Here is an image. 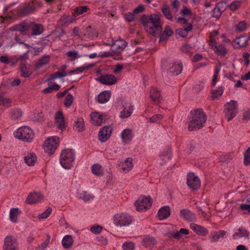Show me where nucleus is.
I'll list each match as a JSON object with an SVG mask.
<instances>
[{
	"label": "nucleus",
	"instance_id": "obj_33",
	"mask_svg": "<svg viewBox=\"0 0 250 250\" xmlns=\"http://www.w3.org/2000/svg\"><path fill=\"white\" fill-rule=\"evenodd\" d=\"M132 161V158H128L122 163L121 167L124 172H128L132 168L133 166Z\"/></svg>",
	"mask_w": 250,
	"mask_h": 250
},
{
	"label": "nucleus",
	"instance_id": "obj_34",
	"mask_svg": "<svg viewBox=\"0 0 250 250\" xmlns=\"http://www.w3.org/2000/svg\"><path fill=\"white\" fill-rule=\"evenodd\" d=\"M50 59L48 55H45L39 60L38 62L35 64V68L37 69H40L44 65L47 64Z\"/></svg>",
	"mask_w": 250,
	"mask_h": 250
},
{
	"label": "nucleus",
	"instance_id": "obj_19",
	"mask_svg": "<svg viewBox=\"0 0 250 250\" xmlns=\"http://www.w3.org/2000/svg\"><path fill=\"white\" fill-rule=\"evenodd\" d=\"M43 199V196L40 193L34 192L30 193L26 199V202L29 204H36L41 202Z\"/></svg>",
	"mask_w": 250,
	"mask_h": 250
},
{
	"label": "nucleus",
	"instance_id": "obj_13",
	"mask_svg": "<svg viewBox=\"0 0 250 250\" xmlns=\"http://www.w3.org/2000/svg\"><path fill=\"white\" fill-rule=\"evenodd\" d=\"M90 122L95 125H100L105 118V115L103 113L94 111L90 114Z\"/></svg>",
	"mask_w": 250,
	"mask_h": 250
},
{
	"label": "nucleus",
	"instance_id": "obj_36",
	"mask_svg": "<svg viewBox=\"0 0 250 250\" xmlns=\"http://www.w3.org/2000/svg\"><path fill=\"white\" fill-rule=\"evenodd\" d=\"M21 213L20 210L18 208H12L10 211V219L13 223H16L18 221V217Z\"/></svg>",
	"mask_w": 250,
	"mask_h": 250
},
{
	"label": "nucleus",
	"instance_id": "obj_15",
	"mask_svg": "<svg viewBox=\"0 0 250 250\" xmlns=\"http://www.w3.org/2000/svg\"><path fill=\"white\" fill-rule=\"evenodd\" d=\"M111 134V128L109 127L104 126L100 130L99 132V140L102 142H105L109 138Z\"/></svg>",
	"mask_w": 250,
	"mask_h": 250
},
{
	"label": "nucleus",
	"instance_id": "obj_1",
	"mask_svg": "<svg viewBox=\"0 0 250 250\" xmlns=\"http://www.w3.org/2000/svg\"><path fill=\"white\" fill-rule=\"evenodd\" d=\"M146 31L154 36L159 35L162 31L160 17L156 14H151L150 16L143 15L142 18Z\"/></svg>",
	"mask_w": 250,
	"mask_h": 250
},
{
	"label": "nucleus",
	"instance_id": "obj_49",
	"mask_svg": "<svg viewBox=\"0 0 250 250\" xmlns=\"http://www.w3.org/2000/svg\"><path fill=\"white\" fill-rule=\"evenodd\" d=\"M124 17L125 19V20L128 22L132 21L136 19V15L134 14L133 12H128L125 14L124 16Z\"/></svg>",
	"mask_w": 250,
	"mask_h": 250
},
{
	"label": "nucleus",
	"instance_id": "obj_31",
	"mask_svg": "<svg viewBox=\"0 0 250 250\" xmlns=\"http://www.w3.org/2000/svg\"><path fill=\"white\" fill-rule=\"evenodd\" d=\"M123 110L120 113V117L122 118H126L129 117L132 114L133 110V106L129 105L128 107L126 105L123 104Z\"/></svg>",
	"mask_w": 250,
	"mask_h": 250
},
{
	"label": "nucleus",
	"instance_id": "obj_57",
	"mask_svg": "<svg viewBox=\"0 0 250 250\" xmlns=\"http://www.w3.org/2000/svg\"><path fill=\"white\" fill-rule=\"evenodd\" d=\"M122 247L124 250H132L134 249V244L132 242H125Z\"/></svg>",
	"mask_w": 250,
	"mask_h": 250
},
{
	"label": "nucleus",
	"instance_id": "obj_39",
	"mask_svg": "<svg viewBox=\"0 0 250 250\" xmlns=\"http://www.w3.org/2000/svg\"><path fill=\"white\" fill-rule=\"evenodd\" d=\"M74 128L78 132H82L84 129V124L83 119L78 118L75 122Z\"/></svg>",
	"mask_w": 250,
	"mask_h": 250
},
{
	"label": "nucleus",
	"instance_id": "obj_8",
	"mask_svg": "<svg viewBox=\"0 0 250 250\" xmlns=\"http://www.w3.org/2000/svg\"><path fill=\"white\" fill-rule=\"evenodd\" d=\"M238 112L237 103L235 101H231L225 106V114L228 121H231L235 117Z\"/></svg>",
	"mask_w": 250,
	"mask_h": 250
},
{
	"label": "nucleus",
	"instance_id": "obj_26",
	"mask_svg": "<svg viewBox=\"0 0 250 250\" xmlns=\"http://www.w3.org/2000/svg\"><path fill=\"white\" fill-rule=\"evenodd\" d=\"M111 97L110 91H104L102 92L98 96V101L100 104H104L107 102Z\"/></svg>",
	"mask_w": 250,
	"mask_h": 250
},
{
	"label": "nucleus",
	"instance_id": "obj_35",
	"mask_svg": "<svg viewBox=\"0 0 250 250\" xmlns=\"http://www.w3.org/2000/svg\"><path fill=\"white\" fill-rule=\"evenodd\" d=\"M182 70V66L181 64H172L169 69V72L172 75H177L179 74Z\"/></svg>",
	"mask_w": 250,
	"mask_h": 250
},
{
	"label": "nucleus",
	"instance_id": "obj_63",
	"mask_svg": "<svg viewBox=\"0 0 250 250\" xmlns=\"http://www.w3.org/2000/svg\"><path fill=\"white\" fill-rule=\"evenodd\" d=\"M162 159L163 161L167 162L169 160L171 157V154L170 151L167 152L165 154H163L162 156Z\"/></svg>",
	"mask_w": 250,
	"mask_h": 250
},
{
	"label": "nucleus",
	"instance_id": "obj_46",
	"mask_svg": "<svg viewBox=\"0 0 250 250\" xmlns=\"http://www.w3.org/2000/svg\"><path fill=\"white\" fill-rule=\"evenodd\" d=\"M0 105L8 107L11 105V100L0 96Z\"/></svg>",
	"mask_w": 250,
	"mask_h": 250
},
{
	"label": "nucleus",
	"instance_id": "obj_58",
	"mask_svg": "<svg viewBox=\"0 0 250 250\" xmlns=\"http://www.w3.org/2000/svg\"><path fill=\"white\" fill-rule=\"evenodd\" d=\"M222 12L219 8L215 6L212 10V16L213 17L218 18L221 16Z\"/></svg>",
	"mask_w": 250,
	"mask_h": 250
},
{
	"label": "nucleus",
	"instance_id": "obj_24",
	"mask_svg": "<svg viewBox=\"0 0 250 250\" xmlns=\"http://www.w3.org/2000/svg\"><path fill=\"white\" fill-rule=\"evenodd\" d=\"M227 232L224 230L219 231L212 232L209 236L210 242L212 243L218 241L220 238H223L226 235Z\"/></svg>",
	"mask_w": 250,
	"mask_h": 250
},
{
	"label": "nucleus",
	"instance_id": "obj_51",
	"mask_svg": "<svg viewBox=\"0 0 250 250\" xmlns=\"http://www.w3.org/2000/svg\"><path fill=\"white\" fill-rule=\"evenodd\" d=\"M52 211V208H48L44 212L39 215L40 219H43L47 218Z\"/></svg>",
	"mask_w": 250,
	"mask_h": 250
},
{
	"label": "nucleus",
	"instance_id": "obj_11",
	"mask_svg": "<svg viewBox=\"0 0 250 250\" xmlns=\"http://www.w3.org/2000/svg\"><path fill=\"white\" fill-rule=\"evenodd\" d=\"M209 46L217 55L224 56L228 53L225 46L222 44H217L216 41L213 38L210 39Z\"/></svg>",
	"mask_w": 250,
	"mask_h": 250
},
{
	"label": "nucleus",
	"instance_id": "obj_27",
	"mask_svg": "<svg viewBox=\"0 0 250 250\" xmlns=\"http://www.w3.org/2000/svg\"><path fill=\"white\" fill-rule=\"evenodd\" d=\"M232 237L234 239H236L243 237L249 239V232L246 229L241 227L239 229L237 232H235L233 234Z\"/></svg>",
	"mask_w": 250,
	"mask_h": 250
},
{
	"label": "nucleus",
	"instance_id": "obj_5",
	"mask_svg": "<svg viewBox=\"0 0 250 250\" xmlns=\"http://www.w3.org/2000/svg\"><path fill=\"white\" fill-rule=\"evenodd\" d=\"M75 159V154L72 149L63 150L60 156V164L65 169H69L72 166Z\"/></svg>",
	"mask_w": 250,
	"mask_h": 250
},
{
	"label": "nucleus",
	"instance_id": "obj_42",
	"mask_svg": "<svg viewBox=\"0 0 250 250\" xmlns=\"http://www.w3.org/2000/svg\"><path fill=\"white\" fill-rule=\"evenodd\" d=\"M83 36L88 38L91 39L94 37H97V34L91 27V26H89L85 28V33H84Z\"/></svg>",
	"mask_w": 250,
	"mask_h": 250
},
{
	"label": "nucleus",
	"instance_id": "obj_60",
	"mask_svg": "<svg viewBox=\"0 0 250 250\" xmlns=\"http://www.w3.org/2000/svg\"><path fill=\"white\" fill-rule=\"evenodd\" d=\"M87 10V7L86 6H83L77 7L75 10V13L78 14H82L86 12Z\"/></svg>",
	"mask_w": 250,
	"mask_h": 250
},
{
	"label": "nucleus",
	"instance_id": "obj_12",
	"mask_svg": "<svg viewBox=\"0 0 250 250\" xmlns=\"http://www.w3.org/2000/svg\"><path fill=\"white\" fill-rule=\"evenodd\" d=\"M200 186L201 182L198 177L193 172L188 173V187L193 190H197Z\"/></svg>",
	"mask_w": 250,
	"mask_h": 250
},
{
	"label": "nucleus",
	"instance_id": "obj_4",
	"mask_svg": "<svg viewBox=\"0 0 250 250\" xmlns=\"http://www.w3.org/2000/svg\"><path fill=\"white\" fill-rule=\"evenodd\" d=\"M14 135L16 138L26 142H31L34 137L33 130L27 126L19 128L14 132Z\"/></svg>",
	"mask_w": 250,
	"mask_h": 250
},
{
	"label": "nucleus",
	"instance_id": "obj_54",
	"mask_svg": "<svg viewBox=\"0 0 250 250\" xmlns=\"http://www.w3.org/2000/svg\"><path fill=\"white\" fill-rule=\"evenodd\" d=\"M223 92V89L222 87H220L216 90H213L212 92L213 98H217L220 96Z\"/></svg>",
	"mask_w": 250,
	"mask_h": 250
},
{
	"label": "nucleus",
	"instance_id": "obj_20",
	"mask_svg": "<svg viewBox=\"0 0 250 250\" xmlns=\"http://www.w3.org/2000/svg\"><path fill=\"white\" fill-rule=\"evenodd\" d=\"M126 42L125 40H120L116 41L112 44L111 48L115 53H120L124 50L126 46Z\"/></svg>",
	"mask_w": 250,
	"mask_h": 250
},
{
	"label": "nucleus",
	"instance_id": "obj_40",
	"mask_svg": "<svg viewBox=\"0 0 250 250\" xmlns=\"http://www.w3.org/2000/svg\"><path fill=\"white\" fill-rule=\"evenodd\" d=\"M79 198L84 202L90 201L94 198V196L86 191H82L79 193Z\"/></svg>",
	"mask_w": 250,
	"mask_h": 250
},
{
	"label": "nucleus",
	"instance_id": "obj_2",
	"mask_svg": "<svg viewBox=\"0 0 250 250\" xmlns=\"http://www.w3.org/2000/svg\"><path fill=\"white\" fill-rule=\"evenodd\" d=\"M207 115L201 108H196L190 111L188 131L197 130L204 126L207 121Z\"/></svg>",
	"mask_w": 250,
	"mask_h": 250
},
{
	"label": "nucleus",
	"instance_id": "obj_17",
	"mask_svg": "<svg viewBox=\"0 0 250 250\" xmlns=\"http://www.w3.org/2000/svg\"><path fill=\"white\" fill-rule=\"evenodd\" d=\"M55 124L57 127L61 130L65 128L64 117L62 111H58L55 116Z\"/></svg>",
	"mask_w": 250,
	"mask_h": 250
},
{
	"label": "nucleus",
	"instance_id": "obj_29",
	"mask_svg": "<svg viewBox=\"0 0 250 250\" xmlns=\"http://www.w3.org/2000/svg\"><path fill=\"white\" fill-rule=\"evenodd\" d=\"M162 12L165 17L170 21H173L176 17L174 18L170 11L169 7L167 5H164L162 8Z\"/></svg>",
	"mask_w": 250,
	"mask_h": 250
},
{
	"label": "nucleus",
	"instance_id": "obj_3",
	"mask_svg": "<svg viewBox=\"0 0 250 250\" xmlns=\"http://www.w3.org/2000/svg\"><path fill=\"white\" fill-rule=\"evenodd\" d=\"M9 30L18 31L23 34H25L31 30V35H39L43 32V27L41 24H35L31 21H25L11 27Z\"/></svg>",
	"mask_w": 250,
	"mask_h": 250
},
{
	"label": "nucleus",
	"instance_id": "obj_53",
	"mask_svg": "<svg viewBox=\"0 0 250 250\" xmlns=\"http://www.w3.org/2000/svg\"><path fill=\"white\" fill-rule=\"evenodd\" d=\"M46 237L47 239L45 241V242L38 247V249H39V250H44L49 244L50 236H49V235L47 234L46 235Z\"/></svg>",
	"mask_w": 250,
	"mask_h": 250
},
{
	"label": "nucleus",
	"instance_id": "obj_22",
	"mask_svg": "<svg viewBox=\"0 0 250 250\" xmlns=\"http://www.w3.org/2000/svg\"><path fill=\"white\" fill-rule=\"evenodd\" d=\"M170 208L169 206H164L159 209L157 216L159 220H163L168 217L170 214Z\"/></svg>",
	"mask_w": 250,
	"mask_h": 250
},
{
	"label": "nucleus",
	"instance_id": "obj_38",
	"mask_svg": "<svg viewBox=\"0 0 250 250\" xmlns=\"http://www.w3.org/2000/svg\"><path fill=\"white\" fill-rule=\"evenodd\" d=\"M91 171L93 174L97 176H101L104 174L102 167L98 164H94L91 167Z\"/></svg>",
	"mask_w": 250,
	"mask_h": 250
},
{
	"label": "nucleus",
	"instance_id": "obj_52",
	"mask_svg": "<svg viewBox=\"0 0 250 250\" xmlns=\"http://www.w3.org/2000/svg\"><path fill=\"white\" fill-rule=\"evenodd\" d=\"M163 118V115L162 114H155L150 118L149 122L152 123H156L157 121L162 120Z\"/></svg>",
	"mask_w": 250,
	"mask_h": 250
},
{
	"label": "nucleus",
	"instance_id": "obj_23",
	"mask_svg": "<svg viewBox=\"0 0 250 250\" xmlns=\"http://www.w3.org/2000/svg\"><path fill=\"white\" fill-rule=\"evenodd\" d=\"M24 160L28 166H33L37 161V157L35 153L28 152L25 155Z\"/></svg>",
	"mask_w": 250,
	"mask_h": 250
},
{
	"label": "nucleus",
	"instance_id": "obj_14",
	"mask_svg": "<svg viewBox=\"0 0 250 250\" xmlns=\"http://www.w3.org/2000/svg\"><path fill=\"white\" fill-rule=\"evenodd\" d=\"M97 80L101 83L106 85H112L117 82L116 78L110 74L101 76Z\"/></svg>",
	"mask_w": 250,
	"mask_h": 250
},
{
	"label": "nucleus",
	"instance_id": "obj_21",
	"mask_svg": "<svg viewBox=\"0 0 250 250\" xmlns=\"http://www.w3.org/2000/svg\"><path fill=\"white\" fill-rule=\"evenodd\" d=\"M74 18L68 15H63L58 21V25L59 26H67L74 21Z\"/></svg>",
	"mask_w": 250,
	"mask_h": 250
},
{
	"label": "nucleus",
	"instance_id": "obj_55",
	"mask_svg": "<svg viewBox=\"0 0 250 250\" xmlns=\"http://www.w3.org/2000/svg\"><path fill=\"white\" fill-rule=\"evenodd\" d=\"M21 75L23 77H28L31 75V73L25 66H22L21 67Z\"/></svg>",
	"mask_w": 250,
	"mask_h": 250
},
{
	"label": "nucleus",
	"instance_id": "obj_28",
	"mask_svg": "<svg viewBox=\"0 0 250 250\" xmlns=\"http://www.w3.org/2000/svg\"><path fill=\"white\" fill-rule=\"evenodd\" d=\"M121 136L123 142L127 144L132 140L133 133L130 129H125L122 132Z\"/></svg>",
	"mask_w": 250,
	"mask_h": 250
},
{
	"label": "nucleus",
	"instance_id": "obj_16",
	"mask_svg": "<svg viewBox=\"0 0 250 250\" xmlns=\"http://www.w3.org/2000/svg\"><path fill=\"white\" fill-rule=\"evenodd\" d=\"M3 250H17V244L15 239L11 236H8L5 237Z\"/></svg>",
	"mask_w": 250,
	"mask_h": 250
},
{
	"label": "nucleus",
	"instance_id": "obj_56",
	"mask_svg": "<svg viewBox=\"0 0 250 250\" xmlns=\"http://www.w3.org/2000/svg\"><path fill=\"white\" fill-rule=\"evenodd\" d=\"M235 42L237 44V47H242L245 45L246 41L244 37H239L236 39Z\"/></svg>",
	"mask_w": 250,
	"mask_h": 250
},
{
	"label": "nucleus",
	"instance_id": "obj_25",
	"mask_svg": "<svg viewBox=\"0 0 250 250\" xmlns=\"http://www.w3.org/2000/svg\"><path fill=\"white\" fill-rule=\"evenodd\" d=\"M150 97L151 100L156 103H159L162 99L160 91L155 87L151 88L150 91Z\"/></svg>",
	"mask_w": 250,
	"mask_h": 250
},
{
	"label": "nucleus",
	"instance_id": "obj_32",
	"mask_svg": "<svg viewBox=\"0 0 250 250\" xmlns=\"http://www.w3.org/2000/svg\"><path fill=\"white\" fill-rule=\"evenodd\" d=\"M66 68L65 65H63L60 68V70L61 71L56 72L51 75V78L49 79V80H53L54 79H56L58 78H61L62 77H64L67 76V73L65 71Z\"/></svg>",
	"mask_w": 250,
	"mask_h": 250
},
{
	"label": "nucleus",
	"instance_id": "obj_47",
	"mask_svg": "<svg viewBox=\"0 0 250 250\" xmlns=\"http://www.w3.org/2000/svg\"><path fill=\"white\" fill-rule=\"evenodd\" d=\"M73 96L70 94H68V95H67V96H66V97L65 98V100L64 102V105L67 107H69L71 105V104L73 103Z\"/></svg>",
	"mask_w": 250,
	"mask_h": 250
},
{
	"label": "nucleus",
	"instance_id": "obj_50",
	"mask_svg": "<svg viewBox=\"0 0 250 250\" xmlns=\"http://www.w3.org/2000/svg\"><path fill=\"white\" fill-rule=\"evenodd\" d=\"M103 230V227L100 225L92 226L90 228V231L95 234L100 233Z\"/></svg>",
	"mask_w": 250,
	"mask_h": 250
},
{
	"label": "nucleus",
	"instance_id": "obj_64",
	"mask_svg": "<svg viewBox=\"0 0 250 250\" xmlns=\"http://www.w3.org/2000/svg\"><path fill=\"white\" fill-rule=\"evenodd\" d=\"M250 119V110L245 111L243 114V120L248 121Z\"/></svg>",
	"mask_w": 250,
	"mask_h": 250
},
{
	"label": "nucleus",
	"instance_id": "obj_44",
	"mask_svg": "<svg viewBox=\"0 0 250 250\" xmlns=\"http://www.w3.org/2000/svg\"><path fill=\"white\" fill-rule=\"evenodd\" d=\"M66 55L69 58H70L71 61H74L81 57L79 55L78 52L76 51H69L67 52Z\"/></svg>",
	"mask_w": 250,
	"mask_h": 250
},
{
	"label": "nucleus",
	"instance_id": "obj_45",
	"mask_svg": "<svg viewBox=\"0 0 250 250\" xmlns=\"http://www.w3.org/2000/svg\"><path fill=\"white\" fill-rule=\"evenodd\" d=\"M90 68L89 66H81L77 67L73 70H72L69 72V74L71 75L75 73H81L86 69H88Z\"/></svg>",
	"mask_w": 250,
	"mask_h": 250
},
{
	"label": "nucleus",
	"instance_id": "obj_41",
	"mask_svg": "<svg viewBox=\"0 0 250 250\" xmlns=\"http://www.w3.org/2000/svg\"><path fill=\"white\" fill-rule=\"evenodd\" d=\"M188 234V229H180V231H176V232H170L168 234V237H173L175 239H179L181 236V234Z\"/></svg>",
	"mask_w": 250,
	"mask_h": 250
},
{
	"label": "nucleus",
	"instance_id": "obj_61",
	"mask_svg": "<svg viewBox=\"0 0 250 250\" xmlns=\"http://www.w3.org/2000/svg\"><path fill=\"white\" fill-rule=\"evenodd\" d=\"M233 158L232 154H226L222 155L221 157V160L224 162H229Z\"/></svg>",
	"mask_w": 250,
	"mask_h": 250
},
{
	"label": "nucleus",
	"instance_id": "obj_48",
	"mask_svg": "<svg viewBox=\"0 0 250 250\" xmlns=\"http://www.w3.org/2000/svg\"><path fill=\"white\" fill-rule=\"evenodd\" d=\"M244 163L246 166L250 165V147L245 152Z\"/></svg>",
	"mask_w": 250,
	"mask_h": 250
},
{
	"label": "nucleus",
	"instance_id": "obj_59",
	"mask_svg": "<svg viewBox=\"0 0 250 250\" xmlns=\"http://www.w3.org/2000/svg\"><path fill=\"white\" fill-rule=\"evenodd\" d=\"M240 2L239 1H235L232 2L229 5V8L231 10L235 11L237 10L240 6Z\"/></svg>",
	"mask_w": 250,
	"mask_h": 250
},
{
	"label": "nucleus",
	"instance_id": "obj_6",
	"mask_svg": "<svg viewBox=\"0 0 250 250\" xmlns=\"http://www.w3.org/2000/svg\"><path fill=\"white\" fill-rule=\"evenodd\" d=\"M132 217L125 213H118L113 216L114 225L120 227H127L132 222Z\"/></svg>",
	"mask_w": 250,
	"mask_h": 250
},
{
	"label": "nucleus",
	"instance_id": "obj_43",
	"mask_svg": "<svg viewBox=\"0 0 250 250\" xmlns=\"http://www.w3.org/2000/svg\"><path fill=\"white\" fill-rule=\"evenodd\" d=\"M156 240L152 237L146 236L143 240V244L146 246H150L156 244Z\"/></svg>",
	"mask_w": 250,
	"mask_h": 250
},
{
	"label": "nucleus",
	"instance_id": "obj_30",
	"mask_svg": "<svg viewBox=\"0 0 250 250\" xmlns=\"http://www.w3.org/2000/svg\"><path fill=\"white\" fill-rule=\"evenodd\" d=\"M73 239L71 235H65L62 239V243L65 249H68L71 247L73 244Z\"/></svg>",
	"mask_w": 250,
	"mask_h": 250
},
{
	"label": "nucleus",
	"instance_id": "obj_18",
	"mask_svg": "<svg viewBox=\"0 0 250 250\" xmlns=\"http://www.w3.org/2000/svg\"><path fill=\"white\" fill-rule=\"evenodd\" d=\"M190 229L197 235L205 236L208 233L207 229L194 223H191L189 225Z\"/></svg>",
	"mask_w": 250,
	"mask_h": 250
},
{
	"label": "nucleus",
	"instance_id": "obj_7",
	"mask_svg": "<svg viewBox=\"0 0 250 250\" xmlns=\"http://www.w3.org/2000/svg\"><path fill=\"white\" fill-rule=\"evenodd\" d=\"M59 139L57 136L48 138L45 141L43 148L46 153L52 154L56 150L59 146Z\"/></svg>",
	"mask_w": 250,
	"mask_h": 250
},
{
	"label": "nucleus",
	"instance_id": "obj_62",
	"mask_svg": "<svg viewBox=\"0 0 250 250\" xmlns=\"http://www.w3.org/2000/svg\"><path fill=\"white\" fill-rule=\"evenodd\" d=\"M0 18L2 19V22L7 21L8 22H10L13 21V17L12 16L4 15L0 16Z\"/></svg>",
	"mask_w": 250,
	"mask_h": 250
},
{
	"label": "nucleus",
	"instance_id": "obj_9",
	"mask_svg": "<svg viewBox=\"0 0 250 250\" xmlns=\"http://www.w3.org/2000/svg\"><path fill=\"white\" fill-rule=\"evenodd\" d=\"M152 203L149 197L140 196L135 202L136 209L138 211H145L149 208Z\"/></svg>",
	"mask_w": 250,
	"mask_h": 250
},
{
	"label": "nucleus",
	"instance_id": "obj_10",
	"mask_svg": "<svg viewBox=\"0 0 250 250\" xmlns=\"http://www.w3.org/2000/svg\"><path fill=\"white\" fill-rule=\"evenodd\" d=\"M176 22L184 25V28H180L176 30V35L177 39L180 37L185 38L188 36V21L186 19L183 17H178L175 18Z\"/></svg>",
	"mask_w": 250,
	"mask_h": 250
},
{
	"label": "nucleus",
	"instance_id": "obj_37",
	"mask_svg": "<svg viewBox=\"0 0 250 250\" xmlns=\"http://www.w3.org/2000/svg\"><path fill=\"white\" fill-rule=\"evenodd\" d=\"M22 111L20 108H14L11 110L10 117L12 119L16 120H19L22 116Z\"/></svg>",
	"mask_w": 250,
	"mask_h": 250
}]
</instances>
